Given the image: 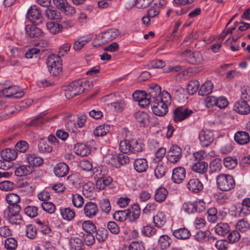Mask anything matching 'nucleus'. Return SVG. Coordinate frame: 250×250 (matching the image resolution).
<instances>
[{
	"label": "nucleus",
	"instance_id": "1",
	"mask_svg": "<svg viewBox=\"0 0 250 250\" xmlns=\"http://www.w3.org/2000/svg\"><path fill=\"white\" fill-rule=\"evenodd\" d=\"M163 96L160 100H157L151 102L152 111L155 115L158 116H163L167 112V105L171 103V97L168 92H164Z\"/></svg>",
	"mask_w": 250,
	"mask_h": 250
},
{
	"label": "nucleus",
	"instance_id": "2",
	"mask_svg": "<svg viewBox=\"0 0 250 250\" xmlns=\"http://www.w3.org/2000/svg\"><path fill=\"white\" fill-rule=\"evenodd\" d=\"M218 188L221 191H228L234 188L235 183L233 177L229 174H222L216 177Z\"/></svg>",
	"mask_w": 250,
	"mask_h": 250
},
{
	"label": "nucleus",
	"instance_id": "3",
	"mask_svg": "<svg viewBox=\"0 0 250 250\" xmlns=\"http://www.w3.org/2000/svg\"><path fill=\"white\" fill-rule=\"evenodd\" d=\"M48 71L54 76H57L62 70V60L59 56L50 54L46 61Z\"/></svg>",
	"mask_w": 250,
	"mask_h": 250
},
{
	"label": "nucleus",
	"instance_id": "4",
	"mask_svg": "<svg viewBox=\"0 0 250 250\" xmlns=\"http://www.w3.org/2000/svg\"><path fill=\"white\" fill-rule=\"evenodd\" d=\"M85 84L86 83H83L82 81L72 83L65 90V97L69 99L83 93L85 90L84 87Z\"/></svg>",
	"mask_w": 250,
	"mask_h": 250
},
{
	"label": "nucleus",
	"instance_id": "5",
	"mask_svg": "<svg viewBox=\"0 0 250 250\" xmlns=\"http://www.w3.org/2000/svg\"><path fill=\"white\" fill-rule=\"evenodd\" d=\"M181 55L192 64H201L204 60L202 54L199 51L191 52L190 50H186L182 52Z\"/></svg>",
	"mask_w": 250,
	"mask_h": 250
},
{
	"label": "nucleus",
	"instance_id": "6",
	"mask_svg": "<svg viewBox=\"0 0 250 250\" xmlns=\"http://www.w3.org/2000/svg\"><path fill=\"white\" fill-rule=\"evenodd\" d=\"M147 92L146 95L150 99L151 102L156 101L157 100H160L164 97L163 93L167 92L166 91L161 92V87L155 83L151 84L147 89Z\"/></svg>",
	"mask_w": 250,
	"mask_h": 250
},
{
	"label": "nucleus",
	"instance_id": "7",
	"mask_svg": "<svg viewBox=\"0 0 250 250\" xmlns=\"http://www.w3.org/2000/svg\"><path fill=\"white\" fill-rule=\"evenodd\" d=\"M199 139L202 147H208L214 141L213 133L208 130H201L199 134Z\"/></svg>",
	"mask_w": 250,
	"mask_h": 250
},
{
	"label": "nucleus",
	"instance_id": "8",
	"mask_svg": "<svg viewBox=\"0 0 250 250\" xmlns=\"http://www.w3.org/2000/svg\"><path fill=\"white\" fill-rule=\"evenodd\" d=\"M53 2L55 7L66 15H72L75 13V8L68 4L67 0H53Z\"/></svg>",
	"mask_w": 250,
	"mask_h": 250
},
{
	"label": "nucleus",
	"instance_id": "9",
	"mask_svg": "<svg viewBox=\"0 0 250 250\" xmlns=\"http://www.w3.org/2000/svg\"><path fill=\"white\" fill-rule=\"evenodd\" d=\"M27 16L28 19L35 24H39L42 22V14L39 9L36 5L31 6L28 11Z\"/></svg>",
	"mask_w": 250,
	"mask_h": 250
},
{
	"label": "nucleus",
	"instance_id": "10",
	"mask_svg": "<svg viewBox=\"0 0 250 250\" xmlns=\"http://www.w3.org/2000/svg\"><path fill=\"white\" fill-rule=\"evenodd\" d=\"M182 156V149L178 146L170 147L167 153V160L170 163H176Z\"/></svg>",
	"mask_w": 250,
	"mask_h": 250
},
{
	"label": "nucleus",
	"instance_id": "11",
	"mask_svg": "<svg viewBox=\"0 0 250 250\" xmlns=\"http://www.w3.org/2000/svg\"><path fill=\"white\" fill-rule=\"evenodd\" d=\"M1 94L6 97H13L15 98H21L24 95L22 90L15 86H9L7 88L0 91Z\"/></svg>",
	"mask_w": 250,
	"mask_h": 250
},
{
	"label": "nucleus",
	"instance_id": "12",
	"mask_svg": "<svg viewBox=\"0 0 250 250\" xmlns=\"http://www.w3.org/2000/svg\"><path fill=\"white\" fill-rule=\"evenodd\" d=\"M165 4L164 0H154V5L148 9L147 12V16L151 18L156 17L160 13V9L162 8Z\"/></svg>",
	"mask_w": 250,
	"mask_h": 250
},
{
	"label": "nucleus",
	"instance_id": "13",
	"mask_svg": "<svg viewBox=\"0 0 250 250\" xmlns=\"http://www.w3.org/2000/svg\"><path fill=\"white\" fill-rule=\"evenodd\" d=\"M193 113L191 110L182 108H176L174 110L173 119L175 122L182 121L190 116Z\"/></svg>",
	"mask_w": 250,
	"mask_h": 250
},
{
	"label": "nucleus",
	"instance_id": "14",
	"mask_svg": "<svg viewBox=\"0 0 250 250\" xmlns=\"http://www.w3.org/2000/svg\"><path fill=\"white\" fill-rule=\"evenodd\" d=\"M84 215L89 218L94 217L98 211V208L96 203L92 202L86 203L83 208Z\"/></svg>",
	"mask_w": 250,
	"mask_h": 250
},
{
	"label": "nucleus",
	"instance_id": "15",
	"mask_svg": "<svg viewBox=\"0 0 250 250\" xmlns=\"http://www.w3.org/2000/svg\"><path fill=\"white\" fill-rule=\"evenodd\" d=\"M234 110L240 114L247 115L250 112V106L245 100L236 102L233 106Z\"/></svg>",
	"mask_w": 250,
	"mask_h": 250
},
{
	"label": "nucleus",
	"instance_id": "16",
	"mask_svg": "<svg viewBox=\"0 0 250 250\" xmlns=\"http://www.w3.org/2000/svg\"><path fill=\"white\" fill-rule=\"evenodd\" d=\"M186 177V170L183 167H176L173 169L172 180L177 184L181 183Z\"/></svg>",
	"mask_w": 250,
	"mask_h": 250
},
{
	"label": "nucleus",
	"instance_id": "17",
	"mask_svg": "<svg viewBox=\"0 0 250 250\" xmlns=\"http://www.w3.org/2000/svg\"><path fill=\"white\" fill-rule=\"evenodd\" d=\"M191 169L194 172L202 175L207 179L206 173L208 169V164L207 162L204 161L197 162L192 165Z\"/></svg>",
	"mask_w": 250,
	"mask_h": 250
},
{
	"label": "nucleus",
	"instance_id": "18",
	"mask_svg": "<svg viewBox=\"0 0 250 250\" xmlns=\"http://www.w3.org/2000/svg\"><path fill=\"white\" fill-rule=\"evenodd\" d=\"M75 154L77 155L84 157L90 153V149L88 146L85 144L78 143L73 147Z\"/></svg>",
	"mask_w": 250,
	"mask_h": 250
},
{
	"label": "nucleus",
	"instance_id": "19",
	"mask_svg": "<svg viewBox=\"0 0 250 250\" xmlns=\"http://www.w3.org/2000/svg\"><path fill=\"white\" fill-rule=\"evenodd\" d=\"M119 35V31L116 29H110L101 34L103 43H105L115 39Z\"/></svg>",
	"mask_w": 250,
	"mask_h": 250
},
{
	"label": "nucleus",
	"instance_id": "20",
	"mask_svg": "<svg viewBox=\"0 0 250 250\" xmlns=\"http://www.w3.org/2000/svg\"><path fill=\"white\" fill-rule=\"evenodd\" d=\"M68 166L64 163H59L54 167V172L58 177H62L66 176L69 171Z\"/></svg>",
	"mask_w": 250,
	"mask_h": 250
},
{
	"label": "nucleus",
	"instance_id": "21",
	"mask_svg": "<svg viewBox=\"0 0 250 250\" xmlns=\"http://www.w3.org/2000/svg\"><path fill=\"white\" fill-rule=\"evenodd\" d=\"M187 187L188 189L193 193H198L201 191L203 188V185L201 181L196 178H193L188 181Z\"/></svg>",
	"mask_w": 250,
	"mask_h": 250
},
{
	"label": "nucleus",
	"instance_id": "22",
	"mask_svg": "<svg viewBox=\"0 0 250 250\" xmlns=\"http://www.w3.org/2000/svg\"><path fill=\"white\" fill-rule=\"evenodd\" d=\"M234 138L235 142L241 145L247 144L250 140L249 133L242 131L236 132Z\"/></svg>",
	"mask_w": 250,
	"mask_h": 250
},
{
	"label": "nucleus",
	"instance_id": "23",
	"mask_svg": "<svg viewBox=\"0 0 250 250\" xmlns=\"http://www.w3.org/2000/svg\"><path fill=\"white\" fill-rule=\"evenodd\" d=\"M133 165L135 170L139 173L146 171L148 167L147 161L144 158L136 159L134 162Z\"/></svg>",
	"mask_w": 250,
	"mask_h": 250
},
{
	"label": "nucleus",
	"instance_id": "24",
	"mask_svg": "<svg viewBox=\"0 0 250 250\" xmlns=\"http://www.w3.org/2000/svg\"><path fill=\"white\" fill-rule=\"evenodd\" d=\"M26 160L28 163V166L39 167L43 163V159L35 154H29L27 155Z\"/></svg>",
	"mask_w": 250,
	"mask_h": 250
},
{
	"label": "nucleus",
	"instance_id": "25",
	"mask_svg": "<svg viewBox=\"0 0 250 250\" xmlns=\"http://www.w3.org/2000/svg\"><path fill=\"white\" fill-rule=\"evenodd\" d=\"M172 233L175 238L181 240L187 239L191 236L190 231L186 228H181L175 229Z\"/></svg>",
	"mask_w": 250,
	"mask_h": 250
},
{
	"label": "nucleus",
	"instance_id": "26",
	"mask_svg": "<svg viewBox=\"0 0 250 250\" xmlns=\"http://www.w3.org/2000/svg\"><path fill=\"white\" fill-rule=\"evenodd\" d=\"M1 158L3 160L11 161L17 156V152L15 149L6 148L0 152Z\"/></svg>",
	"mask_w": 250,
	"mask_h": 250
},
{
	"label": "nucleus",
	"instance_id": "27",
	"mask_svg": "<svg viewBox=\"0 0 250 250\" xmlns=\"http://www.w3.org/2000/svg\"><path fill=\"white\" fill-rule=\"evenodd\" d=\"M46 17L50 20L58 21L61 19V15L60 12L53 7H48L45 10Z\"/></svg>",
	"mask_w": 250,
	"mask_h": 250
},
{
	"label": "nucleus",
	"instance_id": "28",
	"mask_svg": "<svg viewBox=\"0 0 250 250\" xmlns=\"http://www.w3.org/2000/svg\"><path fill=\"white\" fill-rule=\"evenodd\" d=\"M25 30L28 36L30 38L40 37L42 34V30L33 25H26Z\"/></svg>",
	"mask_w": 250,
	"mask_h": 250
},
{
	"label": "nucleus",
	"instance_id": "29",
	"mask_svg": "<svg viewBox=\"0 0 250 250\" xmlns=\"http://www.w3.org/2000/svg\"><path fill=\"white\" fill-rule=\"evenodd\" d=\"M168 194V191L164 187H160L155 192L154 196V200L159 203H162L165 201Z\"/></svg>",
	"mask_w": 250,
	"mask_h": 250
},
{
	"label": "nucleus",
	"instance_id": "30",
	"mask_svg": "<svg viewBox=\"0 0 250 250\" xmlns=\"http://www.w3.org/2000/svg\"><path fill=\"white\" fill-rule=\"evenodd\" d=\"M135 119L141 126H144L149 122V116L146 112L138 111L136 113Z\"/></svg>",
	"mask_w": 250,
	"mask_h": 250
},
{
	"label": "nucleus",
	"instance_id": "31",
	"mask_svg": "<svg viewBox=\"0 0 250 250\" xmlns=\"http://www.w3.org/2000/svg\"><path fill=\"white\" fill-rule=\"evenodd\" d=\"M127 210L129 211L128 216L131 221H135L139 218L141 213V209L138 205L134 204L130 208L127 209Z\"/></svg>",
	"mask_w": 250,
	"mask_h": 250
},
{
	"label": "nucleus",
	"instance_id": "32",
	"mask_svg": "<svg viewBox=\"0 0 250 250\" xmlns=\"http://www.w3.org/2000/svg\"><path fill=\"white\" fill-rule=\"evenodd\" d=\"M213 87V83L211 81H207L202 85L198 93L201 96L208 95L211 92Z\"/></svg>",
	"mask_w": 250,
	"mask_h": 250
},
{
	"label": "nucleus",
	"instance_id": "33",
	"mask_svg": "<svg viewBox=\"0 0 250 250\" xmlns=\"http://www.w3.org/2000/svg\"><path fill=\"white\" fill-rule=\"evenodd\" d=\"M131 152H139L143 150L144 144L140 139H132L130 141Z\"/></svg>",
	"mask_w": 250,
	"mask_h": 250
},
{
	"label": "nucleus",
	"instance_id": "34",
	"mask_svg": "<svg viewBox=\"0 0 250 250\" xmlns=\"http://www.w3.org/2000/svg\"><path fill=\"white\" fill-rule=\"evenodd\" d=\"M229 226L227 223H220L215 227V232L220 235H225L229 231Z\"/></svg>",
	"mask_w": 250,
	"mask_h": 250
},
{
	"label": "nucleus",
	"instance_id": "35",
	"mask_svg": "<svg viewBox=\"0 0 250 250\" xmlns=\"http://www.w3.org/2000/svg\"><path fill=\"white\" fill-rule=\"evenodd\" d=\"M32 171V168L28 165H22L19 166L16 169H14V172L17 176H22L30 174Z\"/></svg>",
	"mask_w": 250,
	"mask_h": 250
},
{
	"label": "nucleus",
	"instance_id": "36",
	"mask_svg": "<svg viewBox=\"0 0 250 250\" xmlns=\"http://www.w3.org/2000/svg\"><path fill=\"white\" fill-rule=\"evenodd\" d=\"M166 217L162 212H158L153 217V222L157 227L161 228L166 223Z\"/></svg>",
	"mask_w": 250,
	"mask_h": 250
},
{
	"label": "nucleus",
	"instance_id": "37",
	"mask_svg": "<svg viewBox=\"0 0 250 250\" xmlns=\"http://www.w3.org/2000/svg\"><path fill=\"white\" fill-rule=\"evenodd\" d=\"M112 181L111 178L102 177L98 179L96 183V187L99 190L104 189L107 186L109 185Z\"/></svg>",
	"mask_w": 250,
	"mask_h": 250
},
{
	"label": "nucleus",
	"instance_id": "38",
	"mask_svg": "<svg viewBox=\"0 0 250 250\" xmlns=\"http://www.w3.org/2000/svg\"><path fill=\"white\" fill-rule=\"evenodd\" d=\"M129 214V211L127 209L116 211L113 214V218L116 221L124 222L126 220Z\"/></svg>",
	"mask_w": 250,
	"mask_h": 250
},
{
	"label": "nucleus",
	"instance_id": "39",
	"mask_svg": "<svg viewBox=\"0 0 250 250\" xmlns=\"http://www.w3.org/2000/svg\"><path fill=\"white\" fill-rule=\"evenodd\" d=\"M61 215L63 219L70 221L75 216V212L68 208H60Z\"/></svg>",
	"mask_w": 250,
	"mask_h": 250
},
{
	"label": "nucleus",
	"instance_id": "40",
	"mask_svg": "<svg viewBox=\"0 0 250 250\" xmlns=\"http://www.w3.org/2000/svg\"><path fill=\"white\" fill-rule=\"evenodd\" d=\"M44 115L45 114L41 113L35 119L32 120L30 122H29L27 125L30 126H36L44 123L48 120L46 119L43 118V117Z\"/></svg>",
	"mask_w": 250,
	"mask_h": 250
},
{
	"label": "nucleus",
	"instance_id": "41",
	"mask_svg": "<svg viewBox=\"0 0 250 250\" xmlns=\"http://www.w3.org/2000/svg\"><path fill=\"white\" fill-rule=\"evenodd\" d=\"M172 243L170 238L167 235H164L160 237L159 244L162 250L167 249Z\"/></svg>",
	"mask_w": 250,
	"mask_h": 250
},
{
	"label": "nucleus",
	"instance_id": "42",
	"mask_svg": "<svg viewBox=\"0 0 250 250\" xmlns=\"http://www.w3.org/2000/svg\"><path fill=\"white\" fill-rule=\"evenodd\" d=\"M83 229L87 233H92L96 230L95 224L91 221H85L82 223Z\"/></svg>",
	"mask_w": 250,
	"mask_h": 250
},
{
	"label": "nucleus",
	"instance_id": "43",
	"mask_svg": "<svg viewBox=\"0 0 250 250\" xmlns=\"http://www.w3.org/2000/svg\"><path fill=\"white\" fill-rule=\"evenodd\" d=\"M46 27L50 33L54 34L61 32L62 29L61 25L52 22L47 23Z\"/></svg>",
	"mask_w": 250,
	"mask_h": 250
},
{
	"label": "nucleus",
	"instance_id": "44",
	"mask_svg": "<svg viewBox=\"0 0 250 250\" xmlns=\"http://www.w3.org/2000/svg\"><path fill=\"white\" fill-rule=\"evenodd\" d=\"M109 126L106 125H102L97 126L93 131L94 135L103 136L106 134L109 131Z\"/></svg>",
	"mask_w": 250,
	"mask_h": 250
},
{
	"label": "nucleus",
	"instance_id": "45",
	"mask_svg": "<svg viewBox=\"0 0 250 250\" xmlns=\"http://www.w3.org/2000/svg\"><path fill=\"white\" fill-rule=\"evenodd\" d=\"M166 170V165L163 163H159L154 171L155 176L157 178H161L165 175Z\"/></svg>",
	"mask_w": 250,
	"mask_h": 250
},
{
	"label": "nucleus",
	"instance_id": "46",
	"mask_svg": "<svg viewBox=\"0 0 250 250\" xmlns=\"http://www.w3.org/2000/svg\"><path fill=\"white\" fill-rule=\"evenodd\" d=\"M108 234L107 230L103 228H100L96 230V238L99 242L104 241Z\"/></svg>",
	"mask_w": 250,
	"mask_h": 250
},
{
	"label": "nucleus",
	"instance_id": "47",
	"mask_svg": "<svg viewBox=\"0 0 250 250\" xmlns=\"http://www.w3.org/2000/svg\"><path fill=\"white\" fill-rule=\"evenodd\" d=\"M130 141L126 140L120 142L119 149L123 153H127L131 152Z\"/></svg>",
	"mask_w": 250,
	"mask_h": 250
},
{
	"label": "nucleus",
	"instance_id": "48",
	"mask_svg": "<svg viewBox=\"0 0 250 250\" xmlns=\"http://www.w3.org/2000/svg\"><path fill=\"white\" fill-rule=\"evenodd\" d=\"M105 159L108 165L115 167H118V155L117 156L111 153L109 154L105 157Z\"/></svg>",
	"mask_w": 250,
	"mask_h": 250
},
{
	"label": "nucleus",
	"instance_id": "49",
	"mask_svg": "<svg viewBox=\"0 0 250 250\" xmlns=\"http://www.w3.org/2000/svg\"><path fill=\"white\" fill-rule=\"evenodd\" d=\"M224 164L226 167L231 169L236 167L237 161L235 158L227 157L224 159Z\"/></svg>",
	"mask_w": 250,
	"mask_h": 250
},
{
	"label": "nucleus",
	"instance_id": "50",
	"mask_svg": "<svg viewBox=\"0 0 250 250\" xmlns=\"http://www.w3.org/2000/svg\"><path fill=\"white\" fill-rule=\"evenodd\" d=\"M208 220L211 223H215L218 219L217 210L215 208H211L208 210Z\"/></svg>",
	"mask_w": 250,
	"mask_h": 250
},
{
	"label": "nucleus",
	"instance_id": "51",
	"mask_svg": "<svg viewBox=\"0 0 250 250\" xmlns=\"http://www.w3.org/2000/svg\"><path fill=\"white\" fill-rule=\"evenodd\" d=\"M17 242L14 238L10 237L5 241L4 247L6 249L14 250L17 248Z\"/></svg>",
	"mask_w": 250,
	"mask_h": 250
},
{
	"label": "nucleus",
	"instance_id": "52",
	"mask_svg": "<svg viewBox=\"0 0 250 250\" xmlns=\"http://www.w3.org/2000/svg\"><path fill=\"white\" fill-rule=\"evenodd\" d=\"M8 220L12 224L21 225L23 222L22 218L20 214H9Z\"/></svg>",
	"mask_w": 250,
	"mask_h": 250
},
{
	"label": "nucleus",
	"instance_id": "53",
	"mask_svg": "<svg viewBox=\"0 0 250 250\" xmlns=\"http://www.w3.org/2000/svg\"><path fill=\"white\" fill-rule=\"evenodd\" d=\"M199 86V82L198 81H191L189 82L187 86V90L189 94L192 95L196 92Z\"/></svg>",
	"mask_w": 250,
	"mask_h": 250
},
{
	"label": "nucleus",
	"instance_id": "54",
	"mask_svg": "<svg viewBox=\"0 0 250 250\" xmlns=\"http://www.w3.org/2000/svg\"><path fill=\"white\" fill-rule=\"evenodd\" d=\"M24 213L30 218H34L38 215V208L32 206H27L24 208Z\"/></svg>",
	"mask_w": 250,
	"mask_h": 250
},
{
	"label": "nucleus",
	"instance_id": "55",
	"mask_svg": "<svg viewBox=\"0 0 250 250\" xmlns=\"http://www.w3.org/2000/svg\"><path fill=\"white\" fill-rule=\"evenodd\" d=\"M39 151L41 153H49L52 151V148L47 143L43 140L41 141L38 144Z\"/></svg>",
	"mask_w": 250,
	"mask_h": 250
},
{
	"label": "nucleus",
	"instance_id": "56",
	"mask_svg": "<svg viewBox=\"0 0 250 250\" xmlns=\"http://www.w3.org/2000/svg\"><path fill=\"white\" fill-rule=\"evenodd\" d=\"M141 232L144 235L150 237L156 233V229L149 225H146L143 227Z\"/></svg>",
	"mask_w": 250,
	"mask_h": 250
},
{
	"label": "nucleus",
	"instance_id": "57",
	"mask_svg": "<svg viewBox=\"0 0 250 250\" xmlns=\"http://www.w3.org/2000/svg\"><path fill=\"white\" fill-rule=\"evenodd\" d=\"M110 105L111 107L114 109V111L118 112H122L125 106V104L123 100L113 102L111 103Z\"/></svg>",
	"mask_w": 250,
	"mask_h": 250
},
{
	"label": "nucleus",
	"instance_id": "58",
	"mask_svg": "<svg viewBox=\"0 0 250 250\" xmlns=\"http://www.w3.org/2000/svg\"><path fill=\"white\" fill-rule=\"evenodd\" d=\"M100 207L102 211L108 213L111 210V206L109 200L103 199L100 202Z\"/></svg>",
	"mask_w": 250,
	"mask_h": 250
},
{
	"label": "nucleus",
	"instance_id": "59",
	"mask_svg": "<svg viewBox=\"0 0 250 250\" xmlns=\"http://www.w3.org/2000/svg\"><path fill=\"white\" fill-rule=\"evenodd\" d=\"M249 227V223L244 219L239 220L236 225V229L241 232L246 231Z\"/></svg>",
	"mask_w": 250,
	"mask_h": 250
},
{
	"label": "nucleus",
	"instance_id": "60",
	"mask_svg": "<svg viewBox=\"0 0 250 250\" xmlns=\"http://www.w3.org/2000/svg\"><path fill=\"white\" fill-rule=\"evenodd\" d=\"M42 207L45 211L50 214L54 213L56 209L55 205L50 202H43Z\"/></svg>",
	"mask_w": 250,
	"mask_h": 250
},
{
	"label": "nucleus",
	"instance_id": "61",
	"mask_svg": "<svg viewBox=\"0 0 250 250\" xmlns=\"http://www.w3.org/2000/svg\"><path fill=\"white\" fill-rule=\"evenodd\" d=\"M29 148L28 143L25 141H20L18 142L15 145V150L20 152H25Z\"/></svg>",
	"mask_w": 250,
	"mask_h": 250
},
{
	"label": "nucleus",
	"instance_id": "62",
	"mask_svg": "<svg viewBox=\"0 0 250 250\" xmlns=\"http://www.w3.org/2000/svg\"><path fill=\"white\" fill-rule=\"evenodd\" d=\"M37 234V229L32 225L26 226V235L30 239H34Z\"/></svg>",
	"mask_w": 250,
	"mask_h": 250
},
{
	"label": "nucleus",
	"instance_id": "63",
	"mask_svg": "<svg viewBox=\"0 0 250 250\" xmlns=\"http://www.w3.org/2000/svg\"><path fill=\"white\" fill-rule=\"evenodd\" d=\"M89 41H90V39H85L84 37L80 38L75 42L73 48L76 51L80 50Z\"/></svg>",
	"mask_w": 250,
	"mask_h": 250
},
{
	"label": "nucleus",
	"instance_id": "64",
	"mask_svg": "<svg viewBox=\"0 0 250 250\" xmlns=\"http://www.w3.org/2000/svg\"><path fill=\"white\" fill-rule=\"evenodd\" d=\"M144 247L141 243L132 242L129 246L125 247L122 250H144Z\"/></svg>",
	"mask_w": 250,
	"mask_h": 250
}]
</instances>
